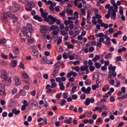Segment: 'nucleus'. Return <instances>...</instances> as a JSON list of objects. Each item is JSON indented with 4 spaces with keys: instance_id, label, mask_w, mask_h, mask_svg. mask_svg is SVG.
Returning a JSON list of instances; mask_svg holds the SVG:
<instances>
[{
    "instance_id": "f257e3e1",
    "label": "nucleus",
    "mask_w": 127,
    "mask_h": 127,
    "mask_svg": "<svg viewBox=\"0 0 127 127\" xmlns=\"http://www.w3.org/2000/svg\"><path fill=\"white\" fill-rule=\"evenodd\" d=\"M111 2L114 7V9L111 13V18L114 20H116V19H117V12H118V8H119V7L118 6V5H117L115 0H111Z\"/></svg>"
},
{
    "instance_id": "f03ea898",
    "label": "nucleus",
    "mask_w": 127,
    "mask_h": 127,
    "mask_svg": "<svg viewBox=\"0 0 127 127\" xmlns=\"http://www.w3.org/2000/svg\"><path fill=\"white\" fill-rule=\"evenodd\" d=\"M57 20V18L54 17L51 15H49L48 18H45V21H46V22H49V24H54Z\"/></svg>"
},
{
    "instance_id": "7ed1b4c3",
    "label": "nucleus",
    "mask_w": 127,
    "mask_h": 127,
    "mask_svg": "<svg viewBox=\"0 0 127 127\" xmlns=\"http://www.w3.org/2000/svg\"><path fill=\"white\" fill-rule=\"evenodd\" d=\"M23 29L24 34H26L27 33V30L28 31L32 32L33 31L34 28L32 24H28L27 25L26 27H23Z\"/></svg>"
},
{
    "instance_id": "20e7f679",
    "label": "nucleus",
    "mask_w": 127,
    "mask_h": 127,
    "mask_svg": "<svg viewBox=\"0 0 127 127\" xmlns=\"http://www.w3.org/2000/svg\"><path fill=\"white\" fill-rule=\"evenodd\" d=\"M6 15H7V17L10 19H13V23H15V22H16V21H17V20H18L17 18L15 16V15L11 14V13H10V12H9V11L7 12Z\"/></svg>"
},
{
    "instance_id": "39448f33",
    "label": "nucleus",
    "mask_w": 127,
    "mask_h": 127,
    "mask_svg": "<svg viewBox=\"0 0 127 127\" xmlns=\"http://www.w3.org/2000/svg\"><path fill=\"white\" fill-rule=\"evenodd\" d=\"M20 9V5L18 4H15L14 6H12L10 8V11L12 12H16V11H18Z\"/></svg>"
},
{
    "instance_id": "423d86ee",
    "label": "nucleus",
    "mask_w": 127,
    "mask_h": 127,
    "mask_svg": "<svg viewBox=\"0 0 127 127\" xmlns=\"http://www.w3.org/2000/svg\"><path fill=\"white\" fill-rule=\"evenodd\" d=\"M0 78L1 79L2 81H5L7 80V75H6V71L4 70H1V74Z\"/></svg>"
},
{
    "instance_id": "0eeeda50",
    "label": "nucleus",
    "mask_w": 127,
    "mask_h": 127,
    "mask_svg": "<svg viewBox=\"0 0 127 127\" xmlns=\"http://www.w3.org/2000/svg\"><path fill=\"white\" fill-rule=\"evenodd\" d=\"M82 92H84L86 95H89L91 93V87H88L86 89V87L83 86L81 88Z\"/></svg>"
},
{
    "instance_id": "6e6552de",
    "label": "nucleus",
    "mask_w": 127,
    "mask_h": 127,
    "mask_svg": "<svg viewBox=\"0 0 127 127\" xmlns=\"http://www.w3.org/2000/svg\"><path fill=\"white\" fill-rule=\"evenodd\" d=\"M40 31L41 33H46L48 31V29L46 26L42 25L40 26Z\"/></svg>"
},
{
    "instance_id": "1a4fd4ad",
    "label": "nucleus",
    "mask_w": 127,
    "mask_h": 127,
    "mask_svg": "<svg viewBox=\"0 0 127 127\" xmlns=\"http://www.w3.org/2000/svg\"><path fill=\"white\" fill-rule=\"evenodd\" d=\"M56 81L58 83L65 82L66 81V77L64 76H62V77H59L56 78Z\"/></svg>"
},
{
    "instance_id": "9d476101",
    "label": "nucleus",
    "mask_w": 127,
    "mask_h": 127,
    "mask_svg": "<svg viewBox=\"0 0 127 127\" xmlns=\"http://www.w3.org/2000/svg\"><path fill=\"white\" fill-rule=\"evenodd\" d=\"M5 93V89L4 88V85L0 84V95H4Z\"/></svg>"
},
{
    "instance_id": "9b49d317",
    "label": "nucleus",
    "mask_w": 127,
    "mask_h": 127,
    "mask_svg": "<svg viewBox=\"0 0 127 127\" xmlns=\"http://www.w3.org/2000/svg\"><path fill=\"white\" fill-rule=\"evenodd\" d=\"M80 70L82 71V72H84V71H86V74H89V67L88 66H81L80 67Z\"/></svg>"
},
{
    "instance_id": "f8f14e48",
    "label": "nucleus",
    "mask_w": 127,
    "mask_h": 127,
    "mask_svg": "<svg viewBox=\"0 0 127 127\" xmlns=\"http://www.w3.org/2000/svg\"><path fill=\"white\" fill-rule=\"evenodd\" d=\"M31 53L33 56H35L37 58H38L39 56V52L36 50H33L31 52Z\"/></svg>"
},
{
    "instance_id": "ddd939ff",
    "label": "nucleus",
    "mask_w": 127,
    "mask_h": 127,
    "mask_svg": "<svg viewBox=\"0 0 127 127\" xmlns=\"http://www.w3.org/2000/svg\"><path fill=\"white\" fill-rule=\"evenodd\" d=\"M12 51L15 55H18L19 54V49L17 47H14L12 49Z\"/></svg>"
},
{
    "instance_id": "4468645a",
    "label": "nucleus",
    "mask_w": 127,
    "mask_h": 127,
    "mask_svg": "<svg viewBox=\"0 0 127 127\" xmlns=\"http://www.w3.org/2000/svg\"><path fill=\"white\" fill-rule=\"evenodd\" d=\"M60 67H54V72H53V76L56 77V75L59 73Z\"/></svg>"
},
{
    "instance_id": "2eb2a0df",
    "label": "nucleus",
    "mask_w": 127,
    "mask_h": 127,
    "mask_svg": "<svg viewBox=\"0 0 127 127\" xmlns=\"http://www.w3.org/2000/svg\"><path fill=\"white\" fill-rule=\"evenodd\" d=\"M14 79H15L16 86H19V85H20V84L21 83L20 79H19V77L15 76L14 78Z\"/></svg>"
},
{
    "instance_id": "dca6fc26",
    "label": "nucleus",
    "mask_w": 127,
    "mask_h": 127,
    "mask_svg": "<svg viewBox=\"0 0 127 127\" xmlns=\"http://www.w3.org/2000/svg\"><path fill=\"white\" fill-rule=\"evenodd\" d=\"M94 15H95V16H96V18H98V19L102 18V15L99 14V9H98L95 10L94 12Z\"/></svg>"
},
{
    "instance_id": "f3484780",
    "label": "nucleus",
    "mask_w": 127,
    "mask_h": 127,
    "mask_svg": "<svg viewBox=\"0 0 127 127\" xmlns=\"http://www.w3.org/2000/svg\"><path fill=\"white\" fill-rule=\"evenodd\" d=\"M16 65H17V61L16 60H14L12 61L10 66L12 68H15V67H16Z\"/></svg>"
},
{
    "instance_id": "a211bd4d",
    "label": "nucleus",
    "mask_w": 127,
    "mask_h": 127,
    "mask_svg": "<svg viewBox=\"0 0 127 127\" xmlns=\"http://www.w3.org/2000/svg\"><path fill=\"white\" fill-rule=\"evenodd\" d=\"M12 113H13L15 116H17V115L20 114V110H17V109L15 108L12 110Z\"/></svg>"
},
{
    "instance_id": "6ab92c4d",
    "label": "nucleus",
    "mask_w": 127,
    "mask_h": 127,
    "mask_svg": "<svg viewBox=\"0 0 127 127\" xmlns=\"http://www.w3.org/2000/svg\"><path fill=\"white\" fill-rule=\"evenodd\" d=\"M116 68L115 66H113V64H110L108 67V70H111L112 72H115Z\"/></svg>"
},
{
    "instance_id": "aec40b11",
    "label": "nucleus",
    "mask_w": 127,
    "mask_h": 127,
    "mask_svg": "<svg viewBox=\"0 0 127 127\" xmlns=\"http://www.w3.org/2000/svg\"><path fill=\"white\" fill-rule=\"evenodd\" d=\"M33 18L34 19H35V20H38V21L41 22L43 20V19H42V18L37 15H35L33 16Z\"/></svg>"
},
{
    "instance_id": "412c9836",
    "label": "nucleus",
    "mask_w": 127,
    "mask_h": 127,
    "mask_svg": "<svg viewBox=\"0 0 127 127\" xmlns=\"http://www.w3.org/2000/svg\"><path fill=\"white\" fill-rule=\"evenodd\" d=\"M22 78L23 79H28V74L25 72V71H22L21 72Z\"/></svg>"
},
{
    "instance_id": "4be33fe9",
    "label": "nucleus",
    "mask_w": 127,
    "mask_h": 127,
    "mask_svg": "<svg viewBox=\"0 0 127 127\" xmlns=\"http://www.w3.org/2000/svg\"><path fill=\"white\" fill-rule=\"evenodd\" d=\"M60 89L61 91H63L65 89V86H64V83L63 82H59Z\"/></svg>"
},
{
    "instance_id": "5701e85b",
    "label": "nucleus",
    "mask_w": 127,
    "mask_h": 127,
    "mask_svg": "<svg viewBox=\"0 0 127 127\" xmlns=\"http://www.w3.org/2000/svg\"><path fill=\"white\" fill-rule=\"evenodd\" d=\"M105 44L107 45V46H111V38L110 37H107Z\"/></svg>"
},
{
    "instance_id": "b1692460",
    "label": "nucleus",
    "mask_w": 127,
    "mask_h": 127,
    "mask_svg": "<svg viewBox=\"0 0 127 127\" xmlns=\"http://www.w3.org/2000/svg\"><path fill=\"white\" fill-rule=\"evenodd\" d=\"M30 103H31V106H33V105L34 106H37L38 105V103H37V102L33 99H32L30 101Z\"/></svg>"
},
{
    "instance_id": "393cba45",
    "label": "nucleus",
    "mask_w": 127,
    "mask_h": 127,
    "mask_svg": "<svg viewBox=\"0 0 127 127\" xmlns=\"http://www.w3.org/2000/svg\"><path fill=\"white\" fill-rule=\"evenodd\" d=\"M1 20L2 22H3V23H6L8 21H7V17L5 16H3L1 17Z\"/></svg>"
},
{
    "instance_id": "a878e982",
    "label": "nucleus",
    "mask_w": 127,
    "mask_h": 127,
    "mask_svg": "<svg viewBox=\"0 0 127 127\" xmlns=\"http://www.w3.org/2000/svg\"><path fill=\"white\" fill-rule=\"evenodd\" d=\"M112 57H113V54H112L111 53H109L107 54L105 56V59L107 60L110 59V58H112Z\"/></svg>"
},
{
    "instance_id": "bb28decb",
    "label": "nucleus",
    "mask_w": 127,
    "mask_h": 127,
    "mask_svg": "<svg viewBox=\"0 0 127 127\" xmlns=\"http://www.w3.org/2000/svg\"><path fill=\"white\" fill-rule=\"evenodd\" d=\"M72 120H73V118L70 117V118H69L68 120H64V124H67V125H70V124H71V123H72Z\"/></svg>"
},
{
    "instance_id": "cd10ccee",
    "label": "nucleus",
    "mask_w": 127,
    "mask_h": 127,
    "mask_svg": "<svg viewBox=\"0 0 127 127\" xmlns=\"http://www.w3.org/2000/svg\"><path fill=\"white\" fill-rule=\"evenodd\" d=\"M100 56H99V55H96L95 56L94 58L92 59V61H93V62H95L96 63V62H97L98 60H100Z\"/></svg>"
},
{
    "instance_id": "c85d7f7f",
    "label": "nucleus",
    "mask_w": 127,
    "mask_h": 127,
    "mask_svg": "<svg viewBox=\"0 0 127 127\" xmlns=\"http://www.w3.org/2000/svg\"><path fill=\"white\" fill-rule=\"evenodd\" d=\"M127 51V48L123 47L118 50V53H123V52Z\"/></svg>"
},
{
    "instance_id": "c756f323",
    "label": "nucleus",
    "mask_w": 127,
    "mask_h": 127,
    "mask_svg": "<svg viewBox=\"0 0 127 127\" xmlns=\"http://www.w3.org/2000/svg\"><path fill=\"white\" fill-rule=\"evenodd\" d=\"M47 60L48 59L46 57L43 58L42 60L41 61V64H46Z\"/></svg>"
},
{
    "instance_id": "7c9ffc66",
    "label": "nucleus",
    "mask_w": 127,
    "mask_h": 127,
    "mask_svg": "<svg viewBox=\"0 0 127 127\" xmlns=\"http://www.w3.org/2000/svg\"><path fill=\"white\" fill-rule=\"evenodd\" d=\"M28 6H29V7H31V8H32L35 6V3H34V2H29L28 4Z\"/></svg>"
},
{
    "instance_id": "2f4dec72",
    "label": "nucleus",
    "mask_w": 127,
    "mask_h": 127,
    "mask_svg": "<svg viewBox=\"0 0 127 127\" xmlns=\"http://www.w3.org/2000/svg\"><path fill=\"white\" fill-rule=\"evenodd\" d=\"M100 87V85L99 84H95V85H93L92 86V89L93 90V91H95L96 89H98V88Z\"/></svg>"
},
{
    "instance_id": "473e14b6",
    "label": "nucleus",
    "mask_w": 127,
    "mask_h": 127,
    "mask_svg": "<svg viewBox=\"0 0 127 127\" xmlns=\"http://www.w3.org/2000/svg\"><path fill=\"white\" fill-rule=\"evenodd\" d=\"M101 26H102V27H104L105 29H108V28H109V25L107 23H102Z\"/></svg>"
},
{
    "instance_id": "72a5a7b5",
    "label": "nucleus",
    "mask_w": 127,
    "mask_h": 127,
    "mask_svg": "<svg viewBox=\"0 0 127 127\" xmlns=\"http://www.w3.org/2000/svg\"><path fill=\"white\" fill-rule=\"evenodd\" d=\"M90 98H87L86 99V100L84 102V105L85 106H89V105H90Z\"/></svg>"
},
{
    "instance_id": "f704fd0d",
    "label": "nucleus",
    "mask_w": 127,
    "mask_h": 127,
    "mask_svg": "<svg viewBox=\"0 0 127 127\" xmlns=\"http://www.w3.org/2000/svg\"><path fill=\"white\" fill-rule=\"evenodd\" d=\"M126 98H127V95L124 94L122 96L118 97V100H125V99H126Z\"/></svg>"
},
{
    "instance_id": "c9c22d12",
    "label": "nucleus",
    "mask_w": 127,
    "mask_h": 127,
    "mask_svg": "<svg viewBox=\"0 0 127 127\" xmlns=\"http://www.w3.org/2000/svg\"><path fill=\"white\" fill-rule=\"evenodd\" d=\"M61 43H62V36L59 37L57 42V44H58V45L61 44Z\"/></svg>"
},
{
    "instance_id": "e433bc0d",
    "label": "nucleus",
    "mask_w": 127,
    "mask_h": 127,
    "mask_svg": "<svg viewBox=\"0 0 127 127\" xmlns=\"http://www.w3.org/2000/svg\"><path fill=\"white\" fill-rule=\"evenodd\" d=\"M86 18L85 17H83L82 18V21L81 23V25L82 26H85V25H86Z\"/></svg>"
},
{
    "instance_id": "4c0bfd02",
    "label": "nucleus",
    "mask_w": 127,
    "mask_h": 127,
    "mask_svg": "<svg viewBox=\"0 0 127 127\" xmlns=\"http://www.w3.org/2000/svg\"><path fill=\"white\" fill-rule=\"evenodd\" d=\"M42 17L44 18H47V15H48V12L45 11L42 14H41Z\"/></svg>"
},
{
    "instance_id": "58836bf2",
    "label": "nucleus",
    "mask_w": 127,
    "mask_h": 127,
    "mask_svg": "<svg viewBox=\"0 0 127 127\" xmlns=\"http://www.w3.org/2000/svg\"><path fill=\"white\" fill-rule=\"evenodd\" d=\"M91 83H92V80L90 79H87L85 81V85H91Z\"/></svg>"
},
{
    "instance_id": "ea45409f",
    "label": "nucleus",
    "mask_w": 127,
    "mask_h": 127,
    "mask_svg": "<svg viewBox=\"0 0 127 127\" xmlns=\"http://www.w3.org/2000/svg\"><path fill=\"white\" fill-rule=\"evenodd\" d=\"M19 94L21 96H26V91L23 90H22L20 91Z\"/></svg>"
},
{
    "instance_id": "a19ab883",
    "label": "nucleus",
    "mask_w": 127,
    "mask_h": 127,
    "mask_svg": "<svg viewBox=\"0 0 127 127\" xmlns=\"http://www.w3.org/2000/svg\"><path fill=\"white\" fill-rule=\"evenodd\" d=\"M16 93H17V88H13L11 91L12 95H15V94H16Z\"/></svg>"
},
{
    "instance_id": "79ce46f5",
    "label": "nucleus",
    "mask_w": 127,
    "mask_h": 127,
    "mask_svg": "<svg viewBox=\"0 0 127 127\" xmlns=\"http://www.w3.org/2000/svg\"><path fill=\"white\" fill-rule=\"evenodd\" d=\"M87 20H91V11H88L87 12Z\"/></svg>"
},
{
    "instance_id": "37998d69",
    "label": "nucleus",
    "mask_w": 127,
    "mask_h": 127,
    "mask_svg": "<svg viewBox=\"0 0 127 127\" xmlns=\"http://www.w3.org/2000/svg\"><path fill=\"white\" fill-rule=\"evenodd\" d=\"M60 62H58L56 64H54V67L55 68H60Z\"/></svg>"
},
{
    "instance_id": "c03bdc74",
    "label": "nucleus",
    "mask_w": 127,
    "mask_h": 127,
    "mask_svg": "<svg viewBox=\"0 0 127 127\" xmlns=\"http://www.w3.org/2000/svg\"><path fill=\"white\" fill-rule=\"evenodd\" d=\"M57 83L56 82L53 83L51 85V88L52 89H54V88H57Z\"/></svg>"
},
{
    "instance_id": "a18cd8bd",
    "label": "nucleus",
    "mask_w": 127,
    "mask_h": 127,
    "mask_svg": "<svg viewBox=\"0 0 127 127\" xmlns=\"http://www.w3.org/2000/svg\"><path fill=\"white\" fill-rule=\"evenodd\" d=\"M61 34L62 35H63V36H65V35H68V32H65V30H62L61 31Z\"/></svg>"
},
{
    "instance_id": "49530a36",
    "label": "nucleus",
    "mask_w": 127,
    "mask_h": 127,
    "mask_svg": "<svg viewBox=\"0 0 127 127\" xmlns=\"http://www.w3.org/2000/svg\"><path fill=\"white\" fill-rule=\"evenodd\" d=\"M68 94L67 92H64L63 93V99H67L68 98Z\"/></svg>"
},
{
    "instance_id": "de8ad7c7",
    "label": "nucleus",
    "mask_w": 127,
    "mask_h": 127,
    "mask_svg": "<svg viewBox=\"0 0 127 127\" xmlns=\"http://www.w3.org/2000/svg\"><path fill=\"white\" fill-rule=\"evenodd\" d=\"M103 36H104V33H100L95 34L96 37H100V38L101 37H103Z\"/></svg>"
},
{
    "instance_id": "09e8293b",
    "label": "nucleus",
    "mask_w": 127,
    "mask_h": 127,
    "mask_svg": "<svg viewBox=\"0 0 127 127\" xmlns=\"http://www.w3.org/2000/svg\"><path fill=\"white\" fill-rule=\"evenodd\" d=\"M95 66L96 68H97V69H100L101 68V66H102V65H101V64H100L99 63H96L95 64Z\"/></svg>"
},
{
    "instance_id": "8fccbe9b",
    "label": "nucleus",
    "mask_w": 127,
    "mask_h": 127,
    "mask_svg": "<svg viewBox=\"0 0 127 127\" xmlns=\"http://www.w3.org/2000/svg\"><path fill=\"white\" fill-rule=\"evenodd\" d=\"M86 8L87 10H91V9H92V6L91 4H87L86 5Z\"/></svg>"
},
{
    "instance_id": "3c124183",
    "label": "nucleus",
    "mask_w": 127,
    "mask_h": 127,
    "mask_svg": "<svg viewBox=\"0 0 127 127\" xmlns=\"http://www.w3.org/2000/svg\"><path fill=\"white\" fill-rule=\"evenodd\" d=\"M4 43H6V39H0V44H4Z\"/></svg>"
},
{
    "instance_id": "603ef678",
    "label": "nucleus",
    "mask_w": 127,
    "mask_h": 127,
    "mask_svg": "<svg viewBox=\"0 0 127 127\" xmlns=\"http://www.w3.org/2000/svg\"><path fill=\"white\" fill-rule=\"evenodd\" d=\"M118 77L119 79H122V80H125V79H126V77L122 76V73L118 74Z\"/></svg>"
},
{
    "instance_id": "864d4df0",
    "label": "nucleus",
    "mask_w": 127,
    "mask_h": 127,
    "mask_svg": "<svg viewBox=\"0 0 127 127\" xmlns=\"http://www.w3.org/2000/svg\"><path fill=\"white\" fill-rule=\"evenodd\" d=\"M74 17L75 18H79V13H78V11H75L74 13Z\"/></svg>"
},
{
    "instance_id": "5fc2aeb1",
    "label": "nucleus",
    "mask_w": 127,
    "mask_h": 127,
    "mask_svg": "<svg viewBox=\"0 0 127 127\" xmlns=\"http://www.w3.org/2000/svg\"><path fill=\"white\" fill-rule=\"evenodd\" d=\"M57 29V26L54 25H53L51 26V28H50V29L51 30H56V29Z\"/></svg>"
},
{
    "instance_id": "6e6d98bb",
    "label": "nucleus",
    "mask_w": 127,
    "mask_h": 127,
    "mask_svg": "<svg viewBox=\"0 0 127 127\" xmlns=\"http://www.w3.org/2000/svg\"><path fill=\"white\" fill-rule=\"evenodd\" d=\"M71 98L72 100H77V99H78V95L76 94H73L71 96Z\"/></svg>"
},
{
    "instance_id": "4d7b16f0",
    "label": "nucleus",
    "mask_w": 127,
    "mask_h": 127,
    "mask_svg": "<svg viewBox=\"0 0 127 127\" xmlns=\"http://www.w3.org/2000/svg\"><path fill=\"white\" fill-rule=\"evenodd\" d=\"M65 14H66V11H63V12L60 13V15H61V16L62 17H64V16H65Z\"/></svg>"
},
{
    "instance_id": "13d9d810",
    "label": "nucleus",
    "mask_w": 127,
    "mask_h": 127,
    "mask_svg": "<svg viewBox=\"0 0 127 127\" xmlns=\"http://www.w3.org/2000/svg\"><path fill=\"white\" fill-rule=\"evenodd\" d=\"M109 84H110V85H114L115 84V80L114 79H110V80H109Z\"/></svg>"
},
{
    "instance_id": "bf43d9fd",
    "label": "nucleus",
    "mask_w": 127,
    "mask_h": 127,
    "mask_svg": "<svg viewBox=\"0 0 127 127\" xmlns=\"http://www.w3.org/2000/svg\"><path fill=\"white\" fill-rule=\"evenodd\" d=\"M110 102H111V103H113V102H115V101H116V99L115 98V97H114L113 96H112L110 97Z\"/></svg>"
},
{
    "instance_id": "052dcab7",
    "label": "nucleus",
    "mask_w": 127,
    "mask_h": 127,
    "mask_svg": "<svg viewBox=\"0 0 127 127\" xmlns=\"http://www.w3.org/2000/svg\"><path fill=\"white\" fill-rule=\"evenodd\" d=\"M62 96V93L61 92V93L57 94L56 97L57 99L59 100L60 99V98H61Z\"/></svg>"
},
{
    "instance_id": "680f3d73",
    "label": "nucleus",
    "mask_w": 127,
    "mask_h": 127,
    "mask_svg": "<svg viewBox=\"0 0 127 127\" xmlns=\"http://www.w3.org/2000/svg\"><path fill=\"white\" fill-rule=\"evenodd\" d=\"M110 15H111V13L110 12V11H108L107 14L105 15L106 18H107V19H109V18H110Z\"/></svg>"
},
{
    "instance_id": "e2e57ef3",
    "label": "nucleus",
    "mask_w": 127,
    "mask_h": 127,
    "mask_svg": "<svg viewBox=\"0 0 127 127\" xmlns=\"http://www.w3.org/2000/svg\"><path fill=\"white\" fill-rule=\"evenodd\" d=\"M66 103H67V101H66L64 99H63L61 102V105L64 106Z\"/></svg>"
},
{
    "instance_id": "0e129e2a",
    "label": "nucleus",
    "mask_w": 127,
    "mask_h": 127,
    "mask_svg": "<svg viewBox=\"0 0 127 127\" xmlns=\"http://www.w3.org/2000/svg\"><path fill=\"white\" fill-rule=\"evenodd\" d=\"M89 70L91 72H93V71H95V66L91 65L90 66H89Z\"/></svg>"
},
{
    "instance_id": "69168bd1",
    "label": "nucleus",
    "mask_w": 127,
    "mask_h": 127,
    "mask_svg": "<svg viewBox=\"0 0 127 127\" xmlns=\"http://www.w3.org/2000/svg\"><path fill=\"white\" fill-rule=\"evenodd\" d=\"M67 13L68 14H69V15H73V11L72 10V9H70L67 10Z\"/></svg>"
},
{
    "instance_id": "338daca9",
    "label": "nucleus",
    "mask_w": 127,
    "mask_h": 127,
    "mask_svg": "<svg viewBox=\"0 0 127 127\" xmlns=\"http://www.w3.org/2000/svg\"><path fill=\"white\" fill-rule=\"evenodd\" d=\"M32 32L29 31V32H28L26 33V34H27V35L28 38H30V37H31V35H32L31 33H32Z\"/></svg>"
},
{
    "instance_id": "774afa93",
    "label": "nucleus",
    "mask_w": 127,
    "mask_h": 127,
    "mask_svg": "<svg viewBox=\"0 0 127 127\" xmlns=\"http://www.w3.org/2000/svg\"><path fill=\"white\" fill-rule=\"evenodd\" d=\"M1 56L2 57V58H3V59H7V56L4 55V54L2 53L1 54Z\"/></svg>"
}]
</instances>
